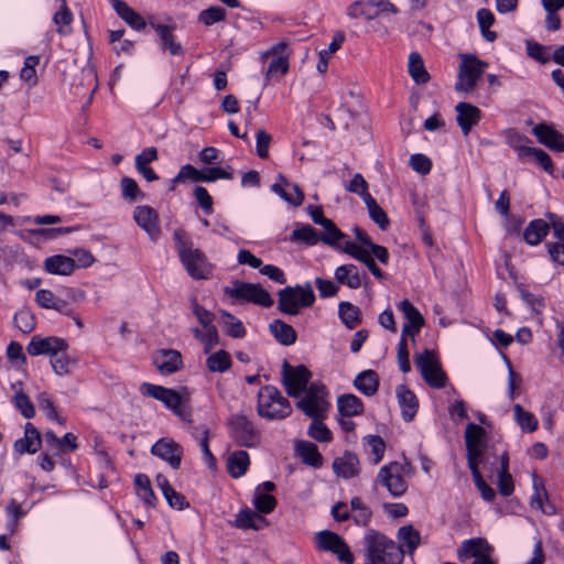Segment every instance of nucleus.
Returning <instances> with one entry per match:
<instances>
[{
  "label": "nucleus",
  "mask_w": 564,
  "mask_h": 564,
  "mask_svg": "<svg viewBox=\"0 0 564 564\" xmlns=\"http://www.w3.org/2000/svg\"><path fill=\"white\" fill-rule=\"evenodd\" d=\"M338 314L343 324L349 329L356 328L361 323L360 308L350 302L339 303Z\"/></svg>",
  "instance_id": "nucleus-41"
},
{
  "label": "nucleus",
  "mask_w": 564,
  "mask_h": 564,
  "mask_svg": "<svg viewBox=\"0 0 564 564\" xmlns=\"http://www.w3.org/2000/svg\"><path fill=\"white\" fill-rule=\"evenodd\" d=\"M409 73L416 84H425L430 79V75L426 72L422 56L413 52L409 56Z\"/></svg>",
  "instance_id": "nucleus-45"
},
{
  "label": "nucleus",
  "mask_w": 564,
  "mask_h": 564,
  "mask_svg": "<svg viewBox=\"0 0 564 564\" xmlns=\"http://www.w3.org/2000/svg\"><path fill=\"white\" fill-rule=\"evenodd\" d=\"M413 474L411 464L406 460L403 462H390L383 465L376 477L378 485L384 487L388 492L399 498L403 496L408 490V478Z\"/></svg>",
  "instance_id": "nucleus-4"
},
{
  "label": "nucleus",
  "mask_w": 564,
  "mask_h": 564,
  "mask_svg": "<svg viewBox=\"0 0 564 564\" xmlns=\"http://www.w3.org/2000/svg\"><path fill=\"white\" fill-rule=\"evenodd\" d=\"M220 323L225 328V332L228 336L232 338H242L246 335V328L241 321H239L234 315L223 311Z\"/></svg>",
  "instance_id": "nucleus-50"
},
{
  "label": "nucleus",
  "mask_w": 564,
  "mask_h": 564,
  "mask_svg": "<svg viewBox=\"0 0 564 564\" xmlns=\"http://www.w3.org/2000/svg\"><path fill=\"white\" fill-rule=\"evenodd\" d=\"M268 524L269 522L263 516L249 508L241 509L234 521V525L242 530L252 529L259 531L268 527Z\"/></svg>",
  "instance_id": "nucleus-28"
},
{
  "label": "nucleus",
  "mask_w": 564,
  "mask_h": 564,
  "mask_svg": "<svg viewBox=\"0 0 564 564\" xmlns=\"http://www.w3.org/2000/svg\"><path fill=\"white\" fill-rule=\"evenodd\" d=\"M281 376L286 393L292 398H299L308 389L307 384L312 378V372L303 365L293 367L285 360Z\"/></svg>",
  "instance_id": "nucleus-11"
},
{
  "label": "nucleus",
  "mask_w": 564,
  "mask_h": 564,
  "mask_svg": "<svg viewBox=\"0 0 564 564\" xmlns=\"http://www.w3.org/2000/svg\"><path fill=\"white\" fill-rule=\"evenodd\" d=\"M143 397H150L161 401L165 408L171 410L182 421L192 422V409L189 405L191 393L186 388L181 391L165 388L149 382H143L139 388Z\"/></svg>",
  "instance_id": "nucleus-2"
},
{
  "label": "nucleus",
  "mask_w": 564,
  "mask_h": 564,
  "mask_svg": "<svg viewBox=\"0 0 564 564\" xmlns=\"http://www.w3.org/2000/svg\"><path fill=\"white\" fill-rule=\"evenodd\" d=\"M252 503L258 513L268 514L274 510L276 506V499L270 494H265L260 491V489H256Z\"/></svg>",
  "instance_id": "nucleus-55"
},
{
  "label": "nucleus",
  "mask_w": 564,
  "mask_h": 564,
  "mask_svg": "<svg viewBox=\"0 0 564 564\" xmlns=\"http://www.w3.org/2000/svg\"><path fill=\"white\" fill-rule=\"evenodd\" d=\"M113 9L117 14L133 30L141 31L145 29L147 21L145 19L138 13L134 9L128 6L124 1L115 0Z\"/></svg>",
  "instance_id": "nucleus-31"
},
{
  "label": "nucleus",
  "mask_w": 564,
  "mask_h": 564,
  "mask_svg": "<svg viewBox=\"0 0 564 564\" xmlns=\"http://www.w3.org/2000/svg\"><path fill=\"white\" fill-rule=\"evenodd\" d=\"M13 322L23 334L31 333L35 327V317L29 310H20L17 312Z\"/></svg>",
  "instance_id": "nucleus-61"
},
{
  "label": "nucleus",
  "mask_w": 564,
  "mask_h": 564,
  "mask_svg": "<svg viewBox=\"0 0 564 564\" xmlns=\"http://www.w3.org/2000/svg\"><path fill=\"white\" fill-rule=\"evenodd\" d=\"M289 239L292 242H302L306 246H315L321 241L319 235L315 228L310 225L301 224H296V228L293 230Z\"/></svg>",
  "instance_id": "nucleus-43"
},
{
  "label": "nucleus",
  "mask_w": 564,
  "mask_h": 564,
  "mask_svg": "<svg viewBox=\"0 0 564 564\" xmlns=\"http://www.w3.org/2000/svg\"><path fill=\"white\" fill-rule=\"evenodd\" d=\"M226 10L221 7H209L203 10L198 15V21L205 26H210L226 19Z\"/></svg>",
  "instance_id": "nucleus-59"
},
{
  "label": "nucleus",
  "mask_w": 564,
  "mask_h": 564,
  "mask_svg": "<svg viewBox=\"0 0 564 564\" xmlns=\"http://www.w3.org/2000/svg\"><path fill=\"white\" fill-rule=\"evenodd\" d=\"M204 175L203 171L197 170L191 164L183 165L177 175L172 180L174 184L182 183L186 180H191L193 182H203Z\"/></svg>",
  "instance_id": "nucleus-64"
},
{
  "label": "nucleus",
  "mask_w": 564,
  "mask_h": 564,
  "mask_svg": "<svg viewBox=\"0 0 564 564\" xmlns=\"http://www.w3.org/2000/svg\"><path fill=\"white\" fill-rule=\"evenodd\" d=\"M354 386L362 394L371 397L378 391L379 377L375 370H364L355 378Z\"/></svg>",
  "instance_id": "nucleus-34"
},
{
  "label": "nucleus",
  "mask_w": 564,
  "mask_h": 564,
  "mask_svg": "<svg viewBox=\"0 0 564 564\" xmlns=\"http://www.w3.org/2000/svg\"><path fill=\"white\" fill-rule=\"evenodd\" d=\"M476 18L484 39L488 42L496 41L497 33L489 30V28L495 23L494 13L489 9L481 8L477 11Z\"/></svg>",
  "instance_id": "nucleus-46"
},
{
  "label": "nucleus",
  "mask_w": 564,
  "mask_h": 564,
  "mask_svg": "<svg viewBox=\"0 0 564 564\" xmlns=\"http://www.w3.org/2000/svg\"><path fill=\"white\" fill-rule=\"evenodd\" d=\"M271 55V61L267 68L265 77L267 80H271L273 78L281 77L289 72V57L290 50L285 42H280L271 47L270 51L265 53V56Z\"/></svg>",
  "instance_id": "nucleus-15"
},
{
  "label": "nucleus",
  "mask_w": 564,
  "mask_h": 564,
  "mask_svg": "<svg viewBox=\"0 0 564 564\" xmlns=\"http://www.w3.org/2000/svg\"><path fill=\"white\" fill-rule=\"evenodd\" d=\"M485 434V430L481 426L475 423H468L465 431L466 446H484L482 440Z\"/></svg>",
  "instance_id": "nucleus-63"
},
{
  "label": "nucleus",
  "mask_w": 564,
  "mask_h": 564,
  "mask_svg": "<svg viewBox=\"0 0 564 564\" xmlns=\"http://www.w3.org/2000/svg\"><path fill=\"white\" fill-rule=\"evenodd\" d=\"M151 28L155 31L160 39V45L163 50H169L170 54L181 56L184 48L181 43L176 42L173 35V28L165 24L150 22Z\"/></svg>",
  "instance_id": "nucleus-27"
},
{
  "label": "nucleus",
  "mask_w": 564,
  "mask_h": 564,
  "mask_svg": "<svg viewBox=\"0 0 564 564\" xmlns=\"http://www.w3.org/2000/svg\"><path fill=\"white\" fill-rule=\"evenodd\" d=\"M151 453L154 456H158L161 459L167 462L169 465L174 469L180 467L183 457L182 446L174 441H169L165 438L159 440L152 446Z\"/></svg>",
  "instance_id": "nucleus-18"
},
{
  "label": "nucleus",
  "mask_w": 564,
  "mask_h": 564,
  "mask_svg": "<svg viewBox=\"0 0 564 564\" xmlns=\"http://www.w3.org/2000/svg\"><path fill=\"white\" fill-rule=\"evenodd\" d=\"M224 293L237 301H246L263 307H271L273 300L269 292L260 284L235 281L231 286H226Z\"/></svg>",
  "instance_id": "nucleus-9"
},
{
  "label": "nucleus",
  "mask_w": 564,
  "mask_h": 564,
  "mask_svg": "<svg viewBox=\"0 0 564 564\" xmlns=\"http://www.w3.org/2000/svg\"><path fill=\"white\" fill-rule=\"evenodd\" d=\"M487 66L486 62L480 61L475 55L460 54L458 79L455 84L456 91H471Z\"/></svg>",
  "instance_id": "nucleus-8"
},
{
  "label": "nucleus",
  "mask_w": 564,
  "mask_h": 564,
  "mask_svg": "<svg viewBox=\"0 0 564 564\" xmlns=\"http://www.w3.org/2000/svg\"><path fill=\"white\" fill-rule=\"evenodd\" d=\"M398 310L403 314L406 323L402 329V336H410L412 341L415 340V336L420 333L424 326V318L419 310L409 301L403 300L398 304Z\"/></svg>",
  "instance_id": "nucleus-16"
},
{
  "label": "nucleus",
  "mask_w": 564,
  "mask_h": 564,
  "mask_svg": "<svg viewBox=\"0 0 564 564\" xmlns=\"http://www.w3.org/2000/svg\"><path fill=\"white\" fill-rule=\"evenodd\" d=\"M397 538L399 541L397 545L404 551V554H412L421 542L420 532L412 525L401 527L398 530Z\"/></svg>",
  "instance_id": "nucleus-35"
},
{
  "label": "nucleus",
  "mask_w": 564,
  "mask_h": 564,
  "mask_svg": "<svg viewBox=\"0 0 564 564\" xmlns=\"http://www.w3.org/2000/svg\"><path fill=\"white\" fill-rule=\"evenodd\" d=\"M41 444L42 438L39 430L32 423H26L24 437L14 442V449L19 454H34L40 449Z\"/></svg>",
  "instance_id": "nucleus-26"
},
{
  "label": "nucleus",
  "mask_w": 564,
  "mask_h": 564,
  "mask_svg": "<svg viewBox=\"0 0 564 564\" xmlns=\"http://www.w3.org/2000/svg\"><path fill=\"white\" fill-rule=\"evenodd\" d=\"M322 227L324 228L325 232L319 236V239L327 246L335 248L337 247L338 241L346 237V235L329 218L324 223Z\"/></svg>",
  "instance_id": "nucleus-54"
},
{
  "label": "nucleus",
  "mask_w": 564,
  "mask_h": 564,
  "mask_svg": "<svg viewBox=\"0 0 564 564\" xmlns=\"http://www.w3.org/2000/svg\"><path fill=\"white\" fill-rule=\"evenodd\" d=\"M173 238L181 262L187 273L195 280L208 279L212 274V265L206 256L199 249L193 248L191 239L184 231L176 230Z\"/></svg>",
  "instance_id": "nucleus-3"
},
{
  "label": "nucleus",
  "mask_w": 564,
  "mask_h": 564,
  "mask_svg": "<svg viewBox=\"0 0 564 564\" xmlns=\"http://www.w3.org/2000/svg\"><path fill=\"white\" fill-rule=\"evenodd\" d=\"M550 225L543 219H534L529 223L523 231V238L531 246L539 245L549 234Z\"/></svg>",
  "instance_id": "nucleus-37"
},
{
  "label": "nucleus",
  "mask_w": 564,
  "mask_h": 564,
  "mask_svg": "<svg viewBox=\"0 0 564 564\" xmlns=\"http://www.w3.org/2000/svg\"><path fill=\"white\" fill-rule=\"evenodd\" d=\"M269 328L276 341L283 346H291L296 341L295 329L281 319H274L270 323Z\"/></svg>",
  "instance_id": "nucleus-36"
},
{
  "label": "nucleus",
  "mask_w": 564,
  "mask_h": 564,
  "mask_svg": "<svg viewBox=\"0 0 564 564\" xmlns=\"http://www.w3.org/2000/svg\"><path fill=\"white\" fill-rule=\"evenodd\" d=\"M53 371L57 376H66L72 371L76 361L72 359L66 350H57L50 359Z\"/></svg>",
  "instance_id": "nucleus-48"
},
{
  "label": "nucleus",
  "mask_w": 564,
  "mask_h": 564,
  "mask_svg": "<svg viewBox=\"0 0 564 564\" xmlns=\"http://www.w3.org/2000/svg\"><path fill=\"white\" fill-rule=\"evenodd\" d=\"M308 427V435L317 442L327 443L332 441V432L322 422V419H312Z\"/></svg>",
  "instance_id": "nucleus-60"
},
{
  "label": "nucleus",
  "mask_w": 564,
  "mask_h": 564,
  "mask_svg": "<svg viewBox=\"0 0 564 564\" xmlns=\"http://www.w3.org/2000/svg\"><path fill=\"white\" fill-rule=\"evenodd\" d=\"M36 401L40 410H42L50 420L55 421L61 425L65 424V420L57 413L56 406L48 393H40L36 398Z\"/></svg>",
  "instance_id": "nucleus-56"
},
{
  "label": "nucleus",
  "mask_w": 564,
  "mask_h": 564,
  "mask_svg": "<svg viewBox=\"0 0 564 564\" xmlns=\"http://www.w3.org/2000/svg\"><path fill=\"white\" fill-rule=\"evenodd\" d=\"M250 465L249 454L243 451H235L227 458V471L232 478L242 477Z\"/></svg>",
  "instance_id": "nucleus-33"
},
{
  "label": "nucleus",
  "mask_w": 564,
  "mask_h": 564,
  "mask_svg": "<svg viewBox=\"0 0 564 564\" xmlns=\"http://www.w3.org/2000/svg\"><path fill=\"white\" fill-rule=\"evenodd\" d=\"M350 507L354 521L358 525H367L372 516L371 510L358 497L351 499Z\"/></svg>",
  "instance_id": "nucleus-57"
},
{
  "label": "nucleus",
  "mask_w": 564,
  "mask_h": 564,
  "mask_svg": "<svg viewBox=\"0 0 564 564\" xmlns=\"http://www.w3.org/2000/svg\"><path fill=\"white\" fill-rule=\"evenodd\" d=\"M326 397L325 386L313 382L305 391V395L299 400L296 406L311 419H323L329 405Z\"/></svg>",
  "instance_id": "nucleus-10"
},
{
  "label": "nucleus",
  "mask_w": 564,
  "mask_h": 564,
  "mask_svg": "<svg viewBox=\"0 0 564 564\" xmlns=\"http://www.w3.org/2000/svg\"><path fill=\"white\" fill-rule=\"evenodd\" d=\"M333 468L337 476L349 479L359 474V459L355 454L346 453L334 460Z\"/></svg>",
  "instance_id": "nucleus-30"
},
{
  "label": "nucleus",
  "mask_w": 564,
  "mask_h": 564,
  "mask_svg": "<svg viewBox=\"0 0 564 564\" xmlns=\"http://www.w3.org/2000/svg\"><path fill=\"white\" fill-rule=\"evenodd\" d=\"M206 367L210 372H225L231 367V358L229 352L220 349L210 354L206 359Z\"/></svg>",
  "instance_id": "nucleus-47"
},
{
  "label": "nucleus",
  "mask_w": 564,
  "mask_h": 564,
  "mask_svg": "<svg viewBox=\"0 0 564 564\" xmlns=\"http://www.w3.org/2000/svg\"><path fill=\"white\" fill-rule=\"evenodd\" d=\"M35 302L42 308L54 310L66 316L73 315V308L67 305V301L57 297L52 291L41 289L35 293Z\"/></svg>",
  "instance_id": "nucleus-24"
},
{
  "label": "nucleus",
  "mask_w": 564,
  "mask_h": 564,
  "mask_svg": "<svg viewBox=\"0 0 564 564\" xmlns=\"http://www.w3.org/2000/svg\"><path fill=\"white\" fill-rule=\"evenodd\" d=\"M368 209L369 217L379 226L380 229L386 230L390 224L386 212L378 205L377 200L367 194L365 200Z\"/></svg>",
  "instance_id": "nucleus-49"
},
{
  "label": "nucleus",
  "mask_w": 564,
  "mask_h": 564,
  "mask_svg": "<svg viewBox=\"0 0 564 564\" xmlns=\"http://www.w3.org/2000/svg\"><path fill=\"white\" fill-rule=\"evenodd\" d=\"M153 364L162 375H172L182 368L183 359L175 349H160L153 354Z\"/></svg>",
  "instance_id": "nucleus-20"
},
{
  "label": "nucleus",
  "mask_w": 564,
  "mask_h": 564,
  "mask_svg": "<svg viewBox=\"0 0 564 564\" xmlns=\"http://www.w3.org/2000/svg\"><path fill=\"white\" fill-rule=\"evenodd\" d=\"M532 132L538 138L539 142L546 148L553 151L564 152V134L552 126L539 123L533 128Z\"/></svg>",
  "instance_id": "nucleus-21"
},
{
  "label": "nucleus",
  "mask_w": 564,
  "mask_h": 564,
  "mask_svg": "<svg viewBox=\"0 0 564 564\" xmlns=\"http://www.w3.org/2000/svg\"><path fill=\"white\" fill-rule=\"evenodd\" d=\"M296 451L303 463L313 467H319L323 457L314 443L302 441L296 444Z\"/></svg>",
  "instance_id": "nucleus-39"
},
{
  "label": "nucleus",
  "mask_w": 564,
  "mask_h": 564,
  "mask_svg": "<svg viewBox=\"0 0 564 564\" xmlns=\"http://www.w3.org/2000/svg\"><path fill=\"white\" fill-rule=\"evenodd\" d=\"M397 398L401 408L402 419L405 422H411L419 409L416 395L406 386L401 384L397 388Z\"/></svg>",
  "instance_id": "nucleus-25"
},
{
  "label": "nucleus",
  "mask_w": 564,
  "mask_h": 564,
  "mask_svg": "<svg viewBox=\"0 0 564 564\" xmlns=\"http://www.w3.org/2000/svg\"><path fill=\"white\" fill-rule=\"evenodd\" d=\"M520 158H534L536 162L549 173L553 171V162L551 156L543 150L520 145L517 148Z\"/></svg>",
  "instance_id": "nucleus-44"
},
{
  "label": "nucleus",
  "mask_w": 564,
  "mask_h": 564,
  "mask_svg": "<svg viewBox=\"0 0 564 564\" xmlns=\"http://www.w3.org/2000/svg\"><path fill=\"white\" fill-rule=\"evenodd\" d=\"M120 189L123 199H127L129 202H135L144 197V194L139 188L138 183L133 178L128 176L121 178Z\"/></svg>",
  "instance_id": "nucleus-58"
},
{
  "label": "nucleus",
  "mask_w": 564,
  "mask_h": 564,
  "mask_svg": "<svg viewBox=\"0 0 564 564\" xmlns=\"http://www.w3.org/2000/svg\"><path fill=\"white\" fill-rule=\"evenodd\" d=\"M457 123L464 135H468L471 129L478 124L481 119V111L476 106L468 102H459L456 105Z\"/></svg>",
  "instance_id": "nucleus-22"
},
{
  "label": "nucleus",
  "mask_w": 564,
  "mask_h": 564,
  "mask_svg": "<svg viewBox=\"0 0 564 564\" xmlns=\"http://www.w3.org/2000/svg\"><path fill=\"white\" fill-rule=\"evenodd\" d=\"M257 412L265 420H283L292 413V406L278 388L268 384L259 389Z\"/></svg>",
  "instance_id": "nucleus-5"
},
{
  "label": "nucleus",
  "mask_w": 564,
  "mask_h": 564,
  "mask_svg": "<svg viewBox=\"0 0 564 564\" xmlns=\"http://www.w3.org/2000/svg\"><path fill=\"white\" fill-rule=\"evenodd\" d=\"M13 403L25 419H32L35 415V408L33 403L22 391L15 392Z\"/></svg>",
  "instance_id": "nucleus-62"
},
{
  "label": "nucleus",
  "mask_w": 564,
  "mask_h": 564,
  "mask_svg": "<svg viewBox=\"0 0 564 564\" xmlns=\"http://www.w3.org/2000/svg\"><path fill=\"white\" fill-rule=\"evenodd\" d=\"M278 178L279 182L271 186L272 192L278 194L289 204L295 207L300 206L304 200V193L300 186L297 184L289 183L282 174H280Z\"/></svg>",
  "instance_id": "nucleus-23"
},
{
  "label": "nucleus",
  "mask_w": 564,
  "mask_h": 564,
  "mask_svg": "<svg viewBox=\"0 0 564 564\" xmlns=\"http://www.w3.org/2000/svg\"><path fill=\"white\" fill-rule=\"evenodd\" d=\"M335 279L339 284L349 289H359L362 284V276L355 264H343L336 268Z\"/></svg>",
  "instance_id": "nucleus-32"
},
{
  "label": "nucleus",
  "mask_w": 564,
  "mask_h": 564,
  "mask_svg": "<svg viewBox=\"0 0 564 564\" xmlns=\"http://www.w3.org/2000/svg\"><path fill=\"white\" fill-rule=\"evenodd\" d=\"M133 219L152 240L159 237V216L155 209L148 205L137 206L133 212Z\"/></svg>",
  "instance_id": "nucleus-19"
},
{
  "label": "nucleus",
  "mask_w": 564,
  "mask_h": 564,
  "mask_svg": "<svg viewBox=\"0 0 564 564\" xmlns=\"http://www.w3.org/2000/svg\"><path fill=\"white\" fill-rule=\"evenodd\" d=\"M544 501H547V494L542 484L534 481V494L531 496V507L542 511L544 514H553L555 508L553 505L547 503L544 507Z\"/></svg>",
  "instance_id": "nucleus-52"
},
{
  "label": "nucleus",
  "mask_w": 564,
  "mask_h": 564,
  "mask_svg": "<svg viewBox=\"0 0 564 564\" xmlns=\"http://www.w3.org/2000/svg\"><path fill=\"white\" fill-rule=\"evenodd\" d=\"M364 549L369 564H401L404 551L383 533L368 529L364 536Z\"/></svg>",
  "instance_id": "nucleus-1"
},
{
  "label": "nucleus",
  "mask_w": 564,
  "mask_h": 564,
  "mask_svg": "<svg viewBox=\"0 0 564 564\" xmlns=\"http://www.w3.org/2000/svg\"><path fill=\"white\" fill-rule=\"evenodd\" d=\"M67 348L68 344L63 338L34 336L30 340L26 351L31 356L48 355L52 357L57 350H66Z\"/></svg>",
  "instance_id": "nucleus-17"
},
{
  "label": "nucleus",
  "mask_w": 564,
  "mask_h": 564,
  "mask_svg": "<svg viewBox=\"0 0 564 564\" xmlns=\"http://www.w3.org/2000/svg\"><path fill=\"white\" fill-rule=\"evenodd\" d=\"M279 310L289 315H297L302 307H310L315 302V294L310 283L286 286L279 293Z\"/></svg>",
  "instance_id": "nucleus-6"
},
{
  "label": "nucleus",
  "mask_w": 564,
  "mask_h": 564,
  "mask_svg": "<svg viewBox=\"0 0 564 564\" xmlns=\"http://www.w3.org/2000/svg\"><path fill=\"white\" fill-rule=\"evenodd\" d=\"M514 420L523 432L532 433L538 429V420L533 413L525 411L520 404L513 406Z\"/></svg>",
  "instance_id": "nucleus-51"
},
{
  "label": "nucleus",
  "mask_w": 564,
  "mask_h": 564,
  "mask_svg": "<svg viewBox=\"0 0 564 564\" xmlns=\"http://www.w3.org/2000/svg\"><path fill=\"white\" fill-rule=\"evenodd\" d=\"M365 451L371 457V463L377 465L381 462L386 451L384 441L378 435H367L362 438Z\"/></svg>",
  "instance_id": "nucleus-42"
},
{
  "label": "nucleus",
  "mask_w": 564,
  "mask_h": 564,
  "mask_svg": "<svg viewBox=\"0 0 564 564\" xmlns=\"http://www.w3.org/2000/svg\"><path fill=\"white\" fill-rule=\"evenodd\" d=\"M230 434L235 442L245 447L257 446L260 442V432L243 414H235L229 419Z\"/></svg>",
  "instance_id": "nucleus-13"
},
{
  "label": "nucleus",
  "mask_w": 564,
  "mask_h": 564,
  "mask_svg": "<svg viewBox=\"0 0 564 564\" xmlns=\"http://www.w3.org/2000/svg\"><path fill=\"white\" fill-rule=\"evenodd\" d=\"M40 63L37 55H30L24 61V66L20 72V78L23 80L29 88L34 87L37 84V76L35 67Z\"/></svg>",
  "instance_id": "nucleus-53"
},
{
  "label": "nucleus",
  "mask_w": 564,
  "mask_h": 564,
  "mask_svg": "<svg viewBox=\"0 0 564 564\" xmlns=\"http://www.w3.org/2000/svg\"><path fill=\"white\" fill-rule=\"evenodd\" d=\"M317 549L334 553L344 564H354V555L348 544L337 533L332 531H319L315 534Z\"/></svg>",
  "instance_id": "nucleus-14"
},
{
  "label": "nucleus",
  "mask_w": 564,
  "mask_h": 564,
  "mask_svg": "<svg viewBox=\"0 0 564 564\" xmlns=\"http://www.w3.org/2000/svg\"><path fill=\"white\" fill-rule=\"evenodd\" d=\"M44 269L50 274L70 275L75 269V260L63 254L51 256L44 261Z\"/></svg>",
  "instance_id": "nucleus-29"
},
{
  "label": "nucleus",
  "mask_w": 564,
  "mask_h": 564,
  "mask_svg": "<svg viewBox=\"0 0 564 564\" xmlns=\"http://www.w3.org/2000/svg\"><path fill=\"white\" fill-rule=\"evenodd\" d=\"M337 408L340 415L351 417L364 412L362 401L355 394H343L337 399Z\"/></svg>",
  "instance_id": "nucleus-38"
},
{
  "label": "nucleus",
  "mask_w": 564,
  "mask_h": 564,
  "mask_svg": "<svg viewBox=\"0 0 564 564\" xmlns=\"http://www.w3.org/2000/svg\"><path fill=\"white\" fill-rule=\"evenodd\" d=\"M494 547L482 538L465 540L457 549V558L466 562L473 558L470 564H497L492 558Z\"/></svg>",
  "instance_id": "nucleus-12"
},
{
  "label": "nucleus",
  "mask_w": 564,
  "mask_h": 564,
  "mask_svg": "<svg viewBox=\"0 0 564 564\" xmlns=\"http://www.w3.org/2000/svg\"><path fill=\"white\" fill-rule=\"evenodd\" d=\"M134 487L137 496L148 506L155 507L156 497L151 487L150 478L144 474H138L134 477Z\"/></svg>",
  "instance_id": "nucleus-40"
},
{
  "label": "nucleus",
  "mask_w": 564,
  "mask_h": 564,
  "mask_svg": "<svg viewBox=\"0 0 564 564\" xmlns=\"http://www.w3.org/2000/svg\"><path fill=\"white\" fill-rule=\"evenodd\" d=\"M414 364L420 370L424 381L432 388L442 389L446 386L447 376L441 368L435 351L425 349L414 356Z\"/></svg>",
  "instance_id": "nucleus-7"
}]
</instances>
